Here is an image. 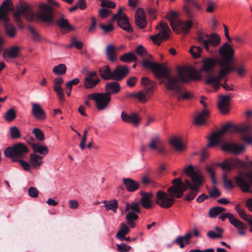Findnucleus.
<instances>
[{"label":"nucleus","mask_w":252,"mask_h":252,"mask_svg":"<svg viewBox=\"0 0 252 252\" xmlns=\"http://www.w3.org/2000/svg\"><path fill=\"white\" fill-rule=\"evenodd\" d=\"M172 183L173 185L167 189L168 194L161 190L158 191L156 193L155 202L157 205L162 208L168 209L171 207L174 203V198L181 197L188 188L191 189V191L188 194L186 199L188 201L193 199L198 192L199 187L202 182H199L192 184L189 180H186L185 184L180 178H178L174 179Z\"/></svg>","instance_id":"1"},{"label":"nucleus","mask_w":252,"mask_h":252,"mask_svg":"<svg viewBox=\"0 0 252 252\" xmlns=\"http://www.w3.org/2000/svg\"><path fill=\"white\" fill-rule=\"evenodd\" d=\"M178 76L170 75L166 80L161 83L165 85L167 90L174 91L172 95L179 101L191 98L192 94L187 91L183 92V87L180 82H188L191 79H201L202 76L199 71L192 67H180L178 69Z\"/></svg>","instance_id":"2"},{"label":"nucleus","mask_w":252,"mask_h":252,"mask_svg":"<svg viewBox=\"0 0 252 252\" xmlns=\"http://www.w3.org/2000/svg\"><path fill=\"white\" fill-rule=\"evenodd\" d=\"M234 53V49L229 43L225 42L223 44L219 49V53L221 57L219 64L221 68L220 70L218 76L211 75L206 79V84H211L213 87L216 90L219 89L220 85H221L226 91H232L234 90L233 85L230 86L225 82L220 84V81L227 74L235 69L234 67L229 65L233 61Z\"/></svg>","instance_id":"3"},{"label":"nucleus","mask_w":252,"mask_h":252,"mask_svg":"<svg viewBox=\"0 0 252 252\" xmlns=\"http://www.w3.org/2000/svg\"><path fill=\"white\" fill-rule=\"evenodd\" d=\"M218 165L223 170L227 171L240 167L250 169L244 173H239L234 177V180L237 186L243 192L252 193V161L247 163L237 158H232L225 159Z\"/></svg>","instance_id":"4"},{"label":"nucleus","mask_w":252,"mask_h":252,"mask_svg":"<svg viewBox=\"0 0 252 252\" xmlns=\"http://www.w3.org/2000/svg\"><path fill=\"white\" fill-rule=\"evenodd\" d=\"M197 42L209 52H212L210 47H217L220 43V37L216 33L208 34L202 31H199L196 33Z\"/></svg>","instance_id":"5"},{"label":"nucleus","mask_w":252,"mask_h":252,"mask_svg":"<svg viewBox=\"0 0 252 252\" xmlns=\"http://www.w3.org/2000/svg\"><path fill=\"white\" fill-rule=\"evenodd\" d=\"M21 15H24L30 21H33L35 17L30 5L23 0H20L19 4L16 5L15 10L13 13L14 20L19 25L22 24Z\"/></svg>","instance_id":"6"},{"label":"nucleus","mask_w":252,"mask_h":252,"mask_svg":"<svg viewBox=\"0 0 252 252\" xmlns=\"http://www.w3.org/2000/svg\"><path fill=\"white\" fill-rule=\"evenodd\" d=\"M149 59H144L142 61V65L146 69H150L158 78H164L166 80L170 76L168 69L163 64L154 63V59L150 56Z\"/></svg>","instance_id":"7"},{"label":"nucleus","mask_w":252,"mask_h":252,"mask_svg":"<svg viewBox=\"0 0 252 252\" xmlns=\"http://www.w3.org/2000/svg\"><path fill=\"white\" fill-rule=\"evenodd\" d=\"M29 152L28 148L23 143H19L12 147L6 148L4 151V156L13 159H21L26 158L25 155Z\"/></svg>","instance_id":"8"},{"label":"nucleus","mask_w":252,"mask_h":252,"mask_svg":"<svg viewBox=\"0 0 252 252\" xmlns=\"http://www.w3.org/2000/svg\"><path fill=\"white\" fill-rule=\"evenodd\" d=\"M88 99L94 100L96 109L100 111L106 110L109 106L111 96L105 93H94L88 94Z\"/></svg>","instance_id":"9"},{"label":"nucleus","mask_w":252,"mask_h":252,"mask_svg":"<svg viewBox=\"0 0 252 252\" xmlns=\"http://www.w3.org/2000/svg\"><path fill=\"white\" fill-rule=\"evenodd\" d=\"M166 18L170 22V26L173 31H175L178 27H181L182 31L185 34L189 31L193 25V23L190 20H188L185 22L181 21L178 18L177 13L173 11H171L167 13Z\"/></svg>","instance_id":"10"},{"label":"nucleus","mask_w":252,"mask_h":252,"mask_svg":"<svg viewBox=\"0 0 252 252\" xmlns=\"http://www.w3.org/2000/svg\"><path fill=\"white\" fill-rule=\"evenodd\" d=\"M156 29L159 31L155 35L150 36L155 44L159 45L163 40L167 39L169 36L170 30L167 23L160 22L157 26Z\"/></svg>","instance_id":"11"},{"label":"nucleus","mask_w":252,"mask_h":252,"mask_svg":"<svg viewBox=\"0 0 252 252\" xmlns=\"http://www.w3.org/2000/svg\"><path fill=\"white\" fill-rule=\"evenodd\" d=\"M40 11L35 16V18L46 23H51L54 20V9L48 4L42 3L39 6Z\"/></svg>","instance_id":"12"},{"label":"nucleus","mask_w":252,"mask_h":252,"mask_svg":"<svg viewBox=\"0 0 252 252\" xmlns=\"http://www.w3.org/2000/svg\"><path fill=\"white\" fill-rule=\"evenodd\" d=\"M123 8L121 7L116 14L112 16L113 21H117L118 26L128 32H132L133 29L129 24L128 18L125 13H123Z\"/></svg>","instance_id":"13"},{"label":"nucleus","mask_w":252,"mask_h":252,"mask_svg":"<svg viewBox=\"0 0 252 252\" xmlns=\"http://www.w3.org/2000/svg\"><path fill=\"white\" fill-rule=\"evenodd\" d=\"M252 126L251 125L239 126L236 128V130L241 133V139L249 145L252 144Z\"/></svg>","instance_id":"14"},{"label":"nucleus","mask_w":252,"mask_h":252,"mask_svg":"<svg viewBox=\"0 0 252 252\" xmlns=\"http://www.w3.org/2000/svg\"><path fill=\"white\" fill-rule=\"evenodd\" d=\"M231 127V125L227 124L223 126L220 130L213 133L209 138L208 147H213L220 143V139L221 135L226 132Z\"/></svg>","instance_id":"15"},{"label":"nucleus","mask_w":252,"mask_h":252,"mask_svg":"<svg viewBox=\"0 0 252 252\" xmlns=\"http://www.w3.org/2000/svg\"><path fill=\"white\" fill-rule=\"evenodd\" d=\"M14 8V5L11 0H4L0 7V21L7 23L9 21L8 12L12 11Z\"/></svg>","instance_id":"16"},{"label":"nucleus","mask_w":252,"mask_h":252,"mask_svg":"<svg viewBox=\"0 0 252 252\" xmlns=\"http://www.w3.org/2000/svg\"><path fill=\"white\" fill-rule=\"evenodd\" d=\"M148 147L153 151H156L159 154L164 155L167 154L163 143L159 136L152 137L148 144Z\"/></svg>","instance_id":"17"},{"label":"nucleus","mask_w":252,"mask_h":252,"mask_svg":"<svg viewBox=\"0 0 252 252\" xmlns=\"http://www.w3.org/2000/svg\"><path fill=\"white\" fill-rule=\"evenodd\" d=\"M121 117L124 122L131 124L135 126H138L141 121L140 116L136 112L127 114L123 111L121 113Z\"/></svg>","instance_id":"18"},{"label":"nucleus","mask_w":252,"mask_h":252,"mask_svg":"<svg viewBox=\"0 0 252 252\" xmlns=\"http://www.w3.org/2000/svg\"><path fill=\"white\" fill-rule=\"evenodd\" d=\"M202 65L199 71L210 73L214 71V67L217 63V61L216 59L213 58H207L202 61ZM201 74V73H200ZM201 75V74H200Z\"/></svg>","instance_id":"19"},{"label":"nucleus","mask_w":252,"mask_h":252,"mask_svg":"<svg viewBox=\"0 0 252 252\" xmlns=\"http://www.w3.org/2000/svg\"><path fill=\"white\" fill-rule=\"evenodd\" d=\"M222 150L227 151L234 155H239L245 150L243 145H238L234 143H226L222 146Z\"/></svg>","instance_id":"20"},{"label":"nucleus","mask_w":252,"mask_h":252,"mask_svg":"<svg viewBox=\"0 0 252 252\" xmlns=\"http://www.w3.org/2000/svg\"><path fill=\"white\" fill-rule=\"evenodd\" d=\"M184 172L187 175L191 178L193 183L199 182H202L203 176L202 174L199 171H194L192 165H189L186 167L184 170Z\"/></svg>","instance_id":"21"},{"label":"nucleus","mask_w":252,"mask_h":252,"mask_svg":"<svg viewBox=\"0 0 252 252\" xmlns=\"http://www.w3.org/2000/svg\"><path fill=\"white\" fill-rule=\"evenodd\" d=\"M129 72L128 68L126 66L118 65L113 71L112 79L115 81L122 80Z\"/></svg>","instance_id":"22"},{"label":"nucleus","mask_w":252,"mask_h":252,"mask_svg":"<svg viewBox=\"0 0 252 252\" xmlns=\"http://www.w3.org/2000/svg\"><path fill=\"white\" fill-rule=\"evenodd\" d=\"M32 114L34 117L38 121H43L46 118V114L45 111L41 106L35 103H32Z\"/></svg>","instance_id":"23"},{"label":"nucleus","mask_w":252,"mask_h":252,"mask_svg":"<svg viewBox=\"0 0 252 252\" xmlns=\"http://www.w3.org/2000/svg\"><path fill=\"white\" fill-rule=\"evenodd\" d=\"M135 22L137 26L141 29L146 27L147 23L143 9L138 8L135 14Z\"/></svg>","instance_id":"24"},{"label":"nucleus","mask_w":252,"mask_h":252,"mask_svg":"<svg viewBox=\"0 0 252 252\" xmlns=\"http://www.w3.org/2000/svg\"><path fill=\"white\" fill-rule=\"evenodd\" d=\"M231 97L229 95H220L218 102V107L222 114L227 113L229 110V101Z\"/></svg>","instance_id":"25"},{"label":"nucleus","mask_w":252,"mask_h":252,"mask_svg":"<svg viewBox=\"0 0 252 252\" xmlns=\"http://www.w3.org/2000/svg\"><path fill=\"white\" fill-rule=\"evenodd\" d=\"M121 88L120 84L116 81L108 82L105 85V93H107L111 96L112 94H115L119 93Z\"/></svg>","instance_id":"26"},{"label":"nucleus","mask_w":252,"mask_h":252,"mask_svg":"<svg viewBox=\"0 0 252 252\" xmlns=\"http://www.w3.org/2000/svg\"><path fill=\"white\" fill-rule=\"evenodd\" d=\"M123 181L126 190L129 192H134L140 187L139 183L131 178H124Z\"/></svg>","instance_id":"27"},{"label":"nucleus","mask_w":252,"mask_h":252,"mask_svg":"<svg viewBox=\"0 0 252 252\" xmlns=\"http://www.w3.org/2000/svg\"><path fill=\"white\" fill-rule=\"evenodd\" d=\"M230 223L236 227L239 235L244 236L246 234V230L247 228L246 224L234 217L233 220H230Z\"/></svg>","instance_id":"28"},{"label":"nucleus","mask_w":252,"mask_h":252,"mask_svg":"<svg viewBox=\"0 0 252 252\" xmlns=\"http://www.w3.org/2000/svg\"><path fill=\"white\" fill-rule=\"evenodd\" d=\"M191 238V235L190 233H186L184 236H180L177 237L173 241V243L179 245L181 249L185 247L186 245L189 244V240Z\"/></svg>","instance_id":"29"},{"label":"nucleus","mask_w":252,"mask_h":252,"mask_svg":"<svg viewBox=\"0 0 252 252\" xmlns=\"http://www.w3.org/2000/svg\"><path fill=\"white\" fill-rule=\"evenodd\" d=\"M142 197L141 199V203L142 206L146 209H150L152 207V203L151 202V198L153 194L152 192H149L147 193L141 192Z\"/></svg>","instance_id":"30"},{"label":"nucleus","mask_w":252,"mask_h":252,"mask_svg":"<svg viewBox=\"0 0 252 252\" xmlns=\"http://www.w3.org/2000/svg\"><path fill=\"white\" fill-rule=\"evenodd\" d=\"M20 49L18 46H12L9 49L5 50L2 56L3 58L8 57L10 59H15L18 57Z\"/></svg>","instance_id":"31"},{"label":"nucleus","mask_w":252,"mask_h":252,"mask_svg":"<svg viewBox=\"0 0 252 252\" xmlns=\"http://www.w3.org/2000/svg\"><path fill=\"white\" fill-rule=\"evenodd\" d=\"M98 73L104 80L112 79L113 71L108 65H104L99 68Z\"/></svg>","instance_id":"32"},{"label":"nucleus","mask_w":252,"mask_h":252,"mask_svg":"<svg viewBox=\"0 0 252 252\" xmlns=\"http://www.w3.org/2000/svg\"><path fill=\"white\" fill-rule=\"evenodd\" d=\"M55 23L60 28L66 29L68 31H71L74 29L69 23L67 19L64 18L62 14L60 18L56 20Z\"/></svg>","instance_id":"33"},{"label":"nucleus","mask_w":252,"mask_h":252,"mask_svg":"<svg viewBox=\"0 0 252 252\" xmlns=\"http://www.w3.org/2000/svg\"><path fill=\"white\" fill-rule=\"evenodd\" d=\"M169 143L177 151L182 152L185 148V145L182 143L180 137H173L170 139Z\"/></svg>","instance_id":"34"},{"label":"nucleus","mask_w":252,"mask_h":252,"mask_svg":"<svg viewBox=\"0 0 252 252\" xmlns=\"http://www.w3.org/2000/svg\"><path fill=\"white\" fill-rule=\"evenodd\" d=\"M138 219V214L134 213V212H129L126 216V222L131 228L135 227L136 224L135 221Z\"/></svg>","instance_id":"35"},{"label":"nucleus","mask_w":252,"mask_h":252,"mask_svg":"<svg viewBox=\"0 0 252 252\" xmlns=\"http://www.w3.org/2000/svg\"><path fill=\"white\" fill-rule=\"evenodd\" d=\"M209 112L207 110H203L198 114L194 119V124L197 125H201L206 122L208 117Z\"/></svg>","instance_id":"36"},{"label":"nucleus","mask_w":252,"mask_h":252,"mask_svg":"<svg viewBox=\"0 0 252 252\" xmlns=\"http://www.w3.org/2000/svg\"><path fill=\"white\" fill-rule=\"evenodd\" d=\"M30 163L33 168H38L42 164V157L38 155L31 154L30 155Z\"/></svg>","instance_id":"37"},{"label":"nucleus","mask_w":252,"mask_h":252,"mask_svg":"<svg viewBox=\"0 0 252 252\" xmlns=\"http://www.w3.org/2000/svg\"><path fill=\"white\" fill-rule=\"evenodd\" d=\"M100 82L98 77L95 79L90 77H85L84 79V85L86 89H93Z\"/></svg>","instance_id":"38"},{"label":"nucleus","mask_w":252,"mask_h":252,"mask_svg":"<svg viewBox=\"0 0 252 252\" xmlns=\"http://www.w3.org/2000/svg\"><path fill=\"white\" fill-rule=\"evenodd\" d=\"M129 228L124 223L121 225L120 230L117 232L116 237L121 241H124L125 236L129 232Z\"/></svg>","instance_id":"39"},{"label":"nucleus","mask_w":252,"mask_h":252,"mask_svg":"<svg viewBox=\"0 0 252 252\" xmlns=\"http://www.w3.org/2000/svg\"><path fill=\"white\" fill-rule=\"evenodd\" d=\"M106 53L108 60L111 62H114L116 60V47L113 44H109L106 49Z\"/></svg>","instance_id":"40"},{"label":"nucleus","mask_w":252,"mask_h":252,"mask_svg":"<svg viewBox=\"0 0 252 252\" xmlns=\"http://www.w3.org/2000/svg\"><path fill=\"white\" fill-rule=\"evenodd\" d=\"M215 229L216 232L213 230L208 231L207 233V236L212 239L221 238L222 237L223 230L218 226H216Z\"/></svg>","instance_id":"41"},{"label":"nucleus","mask_w":252,"mask_h":252,"mask_svg":"<svg viewBox=\"0 0 252 252\" xmlns=\"http://www.w3.org/2000/svg\"><path fill=\"white\" fill-rule=\"evenodd\" d=\"M32 147L34 152L38 153L40 154L46 155L48 153V149L46 146L33 143L32 144Z\"/></svg>","instance_id":"42"},{"label":"nucleus","mask_w":252,"mask_h":252,"mask_svg":"<svg viewBox=\"0 0 252 252\" xmlns=\"http://www.w3.org/2000/svg\"><path fill=\"white\" fill-rule=\"evenodd\" d=\"M226 210L225 208L216 206L210 209L208 213L209 216L211 218H215L217 216Z\"/></svg>","instance_id":"43"},{"label":"nucleus","mask_w":252,"mask_h":252,"mask_svg":"<svg viewBox=\"0 0 252 252\" xmlns=\"http://www.w3.org/2000/svg\"><path fill=\"white\" fill-rule=\"evenodd\" d=\"M120 59L123 62L130 63L136 61L137 57L133 52H128L123 55Z\"/></svg>","instance_id":"44"},{"label":"nucleus","mask_w":252,"mask_h":252,"mask_svg":"<svg viewBox=\"0 0 252 252\" xmlns=\"http://www.w3.org/2000/svg\"><path fill=\"white\" fill-rule=\"evenodd\" d=\"M66 71V67L64 64H60L54 67L53 72L58 75H64Z\"/></svg>","instance_id":"45"},{"label":"nucleus","mask_w":252,"mask_h":252,"mask_svg":"<svg viewBox=\"0 0 252 252\" xmlns=\"http://www.w3.org/2000/svg\"><path fill=\"white\" fill-rule=\"evenodd\" d=\"M16 117V113L13 108L8 110L5 113L4 118L8 122H10L14 120Z\"/></svg>","instance_id":"46"},{"label":"nucleus","mask_w":252,"mask_h":252,"mask_svg":"<svg viewBox=\"0 0 252 252\" xmlns=\"http://www.w3.org/2000/svg\"><path fill=\"white\" fill-rule=\"evenodd\" d=\"M202 52V49L199 46H192L189 50L190 53L194 58H198L200 57Z\"/></svg>","instance_id":"47"},{"label":"nucleus","mask_w":252,"mask_h":252,"mask_svg":"<svg viewBox=\"0 0 252 252\" xmlns=\"http://www.w3.org/2000/svg\"><path fill=\"white\" fill-rule=\"evenodd\" d=\"M131 210L130 212H134L136 214L140 213V209L137 202H132L131 204H126V211Z\"/></svg>","instance_id":"48"},{"label":"nucleus","mask_w":252,"mask_h":252,"mask_svg":"<svg viewBox=\"0 0 252 252\" xmlns=\"http://www.w3.org/2000/svg\"><path fill=\"white\" fill-rule=\"evenodd\" d=\"M136 97L140 102L145 103L148 101L150 97L142 90L136 94Z\"/></svg>","instance_id":"49"},{"label":"nucleus","mask_w":252,"mask_h":252,"mask_svg":"<svg viewBox=\"0 0 252 252\" xmlns=\"http://www.w3.org/2000/svg\"><path fill=\"white\" fill-rule=\"evenodd\" d=\"M104 207L107 210H111L116 213L118 207V202L116 199L110 201L104 205Z\"/></svg>","instance_id":"50"},{"label":"nucleus","mask_w":252,"mask_h":252,"mask_svg":"<svg viewBox=\"0 0 252 252\" xmlns=\"http://www.w3.org/2000/svg\"><path fill=\"white\" fill-rule=\"evenodd\" d=\"M5 23L6 24L5 30L6 34L10 37H14L16 33V28L11 25L7 24V23Z\"/></svg>","instance_id":"51"},{"label":"nucleus","mask_w":252,"mask_h":252,"mask_svg":"<svg viewBox=\"0 0 252 252\" xmlns=\"http://www.w3.org/2000/svg\"><path fill=\"white\" fill-rule=\"evenodd\" d=\"M29 30L31 33L32 37L35 41L39 42L42 40V37L39 32L36 31L33 28L30 27Z\"/></svg>","instance_id":"52"},{"label":"nucleus","mask_w":252,"mask_h":252,"mask_svg":"<svg viewBox=\"0 0 252 252\" xmlns=\"http://www.w3.org/2000/svg\"><path fill=\"white\" fill-rule=\"evenodd\" d=\"M83 43L80 41L77 40L76 38L73 37L71 39V42L67 46V47L70 48L72 46H75L77 49H81L83 47Z\"/></svg>","instance_id":"53"},{"label":"nucleus","mask_w":252,"mask_h":252,"mask_svg":"<svg viewBox=\"0 0 252 252\" xmlns=\"http://www.w3.org/2000/svg\"><path fill=\"white\" fill-rule=\"evenodd\" d=\"M12 162H18L20 163V165H21L22 167L24 169L25 171H29L31 169V166L29 163H28L27 161H26L23 160V159H13Z\"/></svg>","instance_id":"54"},{"label":"nucleus","mask_w":252,"mask_h":252,"mask_svg":"<svg viewBox=\"0 0 252 252\" xmlns=\"http://www.w3.org/2000/svg\"><path fill=\"white\" fill-rule=\"evenodd\" d=\"M10 135L12 139H17L21 137L20 132L17 127L12 126L10 129Z\"/></svg>","instance_id":"55"},{"label":"nucleus","mask_w":252,"mask_h":252,"mask_svg":"<svg viewBox=\"0 0 252 252\" xmlns=\"http://www.w3.org/2000/svg\"><path fill=\"white\" fill-rule=\"evenodd\" d=\"M35 137L39 141H42L44 139V135L43 131L38 128H34L32 131Z\"/></svg>","instance_id":"56"},{"label":"nucleus","mask_w":252,"mask_h":252,"mask_svg":"<svg viewBox=\"0 0 252 252\" xmlns=\"http://www.w3.org/2000/svg\"><path fill=\"white\" fill-rule=\"evenodd\" d=\"M54 90L57 93L58 97L60 102H63L64 100V94L63 88L62 87H56Z\"/></svg>","instance_id":"57"},{"label":"nucleus","mask_w":252,"mask_h":252,"mask_svg":"<svg viewBox=\"0 0 252 252\" xmlns=\"http://www.w3.org/2000/svg\"><path fill=\"white\" fill-rule=\"evenodd\" d=\"M112 11L105 8H101L99 11V15L102 19H105L112 14Z\"/></svg>","instance_id":"58"},{"label":"nucleus","mask_w":252,"mask_h":252,"mask_svg":"<svg viewBox=\"0 0 252 252\" xmlns=\"http://www.w3.org/2000/svg\"><path fill=\"white\" fill-rule=\"evenodd\" d=\"M223 182L224 186L228 189H231L234 188V185L230 180H228L226 175H223L222 177Z\"/></svg>","instance_id":"59"},{"label":"nucleus","mask_w":252,"mask_h":252,"mask_svg":"<svg viewBox=\"0 0 252 252\" xmlns=\"http://www.w3.org/2000/svg\"><path fill=\"white\" fill-rule=\"evenodd\" d=\"M235 216L231 214V213H221L219 216V219L220 220L222 221H224L226 218H228L229 220V222H230V220H233Z\"/></svg>","instance_id":"60"},{"label":"nucleus","mask_w":252,"mask_h":252,"mask_svg":"<svg viewBox=\"0 0 252 252\" xmlns=\"http://www.w3.org/2000/svg\"><path fill=\"white\" fill-rule=\"evenodd\" d=\"M155 88L156 83L145 87L143 91L148 95L149 97H150L151 94L154 92Z\"/></svg>","instance_id":"61"},{"label":"nucleus","mask_w":252,"mask_h":252,"mask_svg":"<svg viewBox=\"0 0 252 252\" xmlns=\"http://www.w3.org/2000/svg\"><path fill=\"white\" fill-rule=\"evenodd\" d=\"M101 1L100 5L103 7H106L108 8H114L116 6V4L114 2L106 0H100Z\"/></svg>","instance_id":"62"},{"label":"nucleus","mask_w":252,"mask_h":252,"mask_svg":"<svg viewBox=\"0 0 252 252\" xmlns=\"http://www.w3.org/2000/svg\"><path fill=\"white\" fill-rule=\"evenodd\" d=\"M28 194L31 197L36 198L38 196L39 191L36 188L31 187L28 189Z\"/></svg>","instance_id":"63"},{"label":"nucleus","mask_w":252,"mask_h":252,"mask_svg":"<svg viewBox=\"0 0 252 252\" xmlns=\"http://www.w3.org/2000/svg\"><path fill=\"white\" fill-rule=\"evenodd\" d=\"M131 249V247L125 244L117 245V250L120 252H127Z\"/></svg>","instance_id":"64"}]
</instances>
